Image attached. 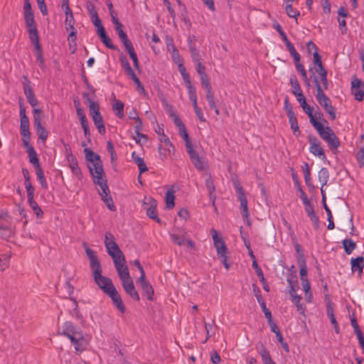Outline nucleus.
<instances>
[{"label": "nucleus", "mask_w": 364, "mask_h": 364, "mask_svg": "<svg viewBox=\"0 0 364 364\" xmlns=\"http://www.w3.org/2000/svg\"><path fill=\"white\" fill-rule=\"evenodd\" d=\"M87 167L91 176H92L95 184L101 186L103 183H107L105 176V172L101 160L89 164Z\"/></svg>", "instance_id": "20e7f679"}, {"label": "nucleus", "mask_w": 364, "mask_h": 364, "mask_svg": "<svg viewBox=\"0 0 364 364\" xmlns=\"http://www.w3.org/2000/svg\"><path fill=\"white\" fill-rule=\"evenodd\" d=\"M364 257H358L356 258H351L350 264H351V269L352 272L358 271L359 273H362L364 267Z\"/></svg>", "instance_id": "cd10ccee"}, {"label": "nucleus", "mask_w": 364, "mask_h": 364, "mask_svg": "<svg viewBox=\"0 0 364 364\" xmlns=\"http://www.w3.org/2000/svg\"><path fill=\"white\" fill-rule=\"evenodd\" d=\"M289 274L287 277V282L289 285L296 284L298 285V279L296 275V271L295 269L294 265H292L289 269Z\"/></svg>", "instance_id": "8fccbe9b"}, {"label": "nucleus", "mask_w": 364, "mask_h": 364, "mask_svg": "<svg viewBox=\"0 0 364 364\" xmlns=\"http://www.w3.org/2000/svg\"><path fill=\"white\" fill-rule=\"evenodd\" d=\"M290 85L291 86V92L294 95L297 94L298 92H301V89L299 85V82L295 75H291L290 79Z\"/></svg>", "instance_id": "c03bdc74"}, {"label": "nucleus", "mask_w": 364, "mask_h": 364, "mask_svg": "<svg viewBox=\"0 0 364 364\" xmlns=\"http://www.w3.org/2000/svg\"><path fill=\"white\" fill-rule=\"evenodd\" d=\"M173 149L168 146L167 148H163L161 145L159 146V154L161 160L164 161L167 156L173 152Z\"/></svg>", "instance_id": "3c124183"}, {"label": "nucleus", "mask_w": 364, "mask_h": 364, "mask_svg": "<svg viewBox=\"0 0 364 364\" xmlns=\"http://www.w3.org/2000/svg\"><path fill=\"white\" fill-rule=\"evenodd\" d=\"M113 262L122 282L131 277L128 267L126 264L125 257L114 259Z\"/></svg>", "instance_id": "f8f14e48"}, {"label": "nucleus", "mask_w": 364, "mask_h": 364, "mask_svg": "<svg viewBox=\"0 0 364 364\" xmlns=\"http://www.w3.org/2000/svg\"><path fill=\"white\" fill-rule=\"evenodd\" d=\"M123 45L124 46L126 50L129 53L130 58L136 55V53L134 50V46L132 43L129 41L124 42Z\"/></svg>", "instance_id": "0e129e2a"}, {"label": "nucleus", "mask_w": 364, "mask_h": 364, "mask_svg": "<svg viewBox=\"0 0 364 364\" xmlns=\"http://www.w3.org/2000/svg\"><path fill=\"white\" fill-rule=\"evenodd\" d=\"M142 129H143L142 120L140 117L137 118L135 120V126H134L135 133L137 135V136H142L144 138V139L145 140V141H146L148 140V136L146 134L141 133V131L142 130Z\"/></svg>", "instance_id": "37998d69"}, {"label": "nucleus", "mask_w": 364, "mask_h": 364, "mask_svg": "<svg viewBox=\"0 0 364 364\" xmlns=\"http://www.w3.org/2000/svg\"><path fill=\"white\" fill-rule=\"evenodd\" d=\"M70 300L71 301L70 307L73 309L72 310H70V314L77 320H81L82 318V315L80 312L76 299L70 297Z\"/></svg>", "instance_id": "c756f323"}, {"label": "nucleus", "mask_w": 364, "mask_h": 364, "mask_svg": "<svg viewBox=\"0 0 364 364\" xmlns=\"http://www.w3.org/2000/svg\"><path fill=\"white\" fill-rule=\"evenodd\" d=\"M210 233L214 242V246L217 250V254H224L227 253V247L225 244L224 240L223 238L218 235V232L212 229L210 230Z\"/></svg>", "instance_id": "a211bd4d"}, {"label": "nucleus", "mask_w": 364, "mask_h": 364, "mask_svg": "<svg viewBox=\"0 0 364 364\" xmlns=\"http://www.w3.org/2000/svg\"><path fill=\"white\" fill-rule=\"evenodd\" d=\"M288 118H289V122L291 125V129L293 131L294 135L295 136L298 137L301 134V132L299 130L297 119H296L295 114L288 116Z\"/></svg>", "instance_id": "2f4dec72"}, {"label": "nucleus", "mask_w": 364, "mask_h": 364, "mask_svg": "<svg viewBox=\"0 0 364 364\" xmlns=\"http://www.w3.org/2000/svg\"><path fill=\"white\" fill-rule=\"evenodd\" d=\"M186 86V88L188 90V94L189 98H193L197 97L196 95V87L192 85L191 80H188L186 82H184Z\"/></svg>", "instance_id": "5fc2aeb1"}, {"label": "nucleus", "mask_w": 364, "mask_h": 364, "mask_svg": "<svg viewBox=\"0 0 364 364\" xmlns=\"http://www.w3.org/2000/svg\"><path fill=\"white\" fill-rule=\"evenodd\" d=\"M238 200L240 203V208L242 209V215L243 218L248 220L249 218V210L247 207V200L246 198L245 194H240V196H237Z\"/></svg>", "instance_id": "c85d7f7f"}, {"label": "nucleus", "mask_w": 364, "mask_h": 364, "mask_svg": "<svg viewBox=\"0 0 364 364\" xmlns=\"http://www.w3.org/2000/svg\"><path fill=\"white\" fill-rule=\"evenodd\" d=\"M302 170L304 171V180H305V183H306V186L310 188H314V186L311 183V169L309 168L308 163H306V162L304 163V164L302 166Z\"/></svg>", "instance_id": "7c9ffc66"}, {"label": "nucleus", "mask_w": 364, "mask_h": 364, "mask_svg": "<svg viewBox=\"0 0 364 364\" xmlns=\"http://www.w3.org/2000/svg\"><path fill=\"white\" fill-rule=\"evenodd\" d=\"M274 28L279 33V36H281V38H282V41L284 42V43H287V41H289L287 34L284 33L282 26L279 23H274Z\"/></svg>", "instance_id": "69168bd1"}, {"label": "nucleus", "mask_w": 364, "mask_h": 364, "mask_svg": "<svg viewBox=\"0 0 364 364\" xmlns=\"http://www.w3.org/2000/svg\"><path fill=\"white\" fill-rule=\"evenodd\" d=\"M298 264L300 267L299 273L301 276V279H307V267L304 255H301L299 256Z\"/></svg>", "instance_id": "72a5a7b5"}, {"label": "nucleus", "mask_w": 364, "mask_h": 364, "mask_svg": "<svg viewBox=\"0 0 364 364\" xmlns=\"http://www.w3.org/2000/svg\"><path fill=\"white\" fill-rule=\"evenodd\" d=\"M156 200L152 198H146L143 203V208L146 210V215L155 220L158 223H161V220L156 213Z\"/></svg>", "instance_id": "9d476101"}, {"label": "nucleus", "mask_w": 364, "mask_h": 364, "mask_svg": "<svg viewBox=\"0 0 364 364\" xmlns=\"http://www.w3.org/2000/svg\"><path fill=\"white\" fill-rule=\"evenodd\" d=\"M19 115H20V134L22 136H29L31 135L29 130V119L26 114V108L23 103L19 102Z\"/></svg>", "instance_id": "0eeeda50"}, {"label": "nucleus", "mask_w": 364, "mask_h": 364, "mask_svg": "<svg viewBox=\"0 0 364 364\" xmlns=\"http://www.w3.org/2000/svg\"><path fill=\"white\" fill-rule=\"evenodd\" d=\"M10 255L5 253L0 255V270L4 271L9 264Z\"/></svg>", "instance_id": "603ef678"}, {"label": "nucleus", "mask_w": 364, "mask_h": 364, "mask_svg": "<svg viewBox=\"0 0 364 364\" xmlns=\"http://www.w3.org/2000/svg\"><path fill=\"white\" fill-rule=\"evenodd\" d=\"M304 205L305 212H306L307 216L309 218V219L312 222L314 229L318 230L320 227L319 218L316 214L313 205L311 204V202L307 203V204L305 203V204H304Z\"/></svg>", "instance_id": "aec40b11"}, {"label": "nucleus", "mask_w": 364, "mask_h": 364, "mask_svg": "<svg viewBox=\"0 0 364 364\" xmlns=\"http://www.w3.org/2000/svg\"><path fill=\"white\" fill-rule=\"evenodd\" d=\"M344 250L347 255H350L355 249L356 244L351 239H345L342 241Z\"/></svg>", "instance_id": "ea45409f"}, {"label": "nucleus", "mask_w": 364, "mask_h": 364, "mask_svg": "<svg viewBox=\"0 0 364 364\" xmlns=\"http://www.w3.org/2000/svg\"><path fill=\"white\" fill-rule=\"evenodd\" d=\"M192 164L198 171L205 170L208 166L205 159L200 157L195 151L193 146L186 150Z\"/></svg>", "instance_id": "1a4fd4ad"}, {"label": "nucleus", "mask_w": 364, "mask_h": 364, "mask_svg": "<svg viewBox=\"0 0 364 364\" xmlns=\"http://www.w3.org/2000/svg\"><path fill=\"white\" fill-rule=\"evenodd\" d=\"M252 268L255 270L257 276L259 277L260 282L262 283L263 286V289L267 292H269L270 291L269 287L267 284V282L266 281L263 272L260 267L258 265L257 261H252Z\"/></svg>", "instance_id": "393cba45"}, {"label": "nucleus", "mask_w": 364, "mask_h": 364, "mask_svg": "<svg viewBox=\"0 0 364 364\" xmlns=\"http://www.w3.org/2000/svg\"><path fill=\"white\" fill-rule=\"evenodd\" d=\"M31 42L33 44L36 53L38 52H42L41 46L39 42V36L38 34L29 36Z\"/></svg>", "instance_id": "13d9d810"}, {"label": "nucleus", "mask_w": 364, "mask_h": 364, "mask_svg": "<svg viewBox=\"0 0 364 364\" xmlns=\"http://www.w3.org/2000/svg\"><path fill=\"white\" fill-rule=\"evenodd\" d=\"M107 252L108 255L112 258L113 261L114 259H123L124 255L122 251L119 249L118 245L115 243H112L110 245L106 247Z\"/></svg>", "instance_id": "5701e85b"}, {"label": "nucleus", "mask_w": 364, "mask_h": 364, "mask_svg": "<svg viewBox=\"0 0 364 364\" xmlns=\"http://www.w3.org/2000/svg\"><path fill=\"white\" fill-rule=\"evenodd\" d=\"M325 299L326 301V314L328 318H330V321L333 326L335 332L336 333H338L340 332V328L338 323L336 319V317L334 316L333 313V303L331 301L330 297L328 294L325 295Z\"/></svg>", "instance_id": "f3484780"}, {"label": "nucleus", "mask_w": 364, "mask_h": 364, "mask_svg": "<svg viewBox=\"0 0 364 364\" xmlns=\"http://www.w3.org/2000/svg\"><path fill=\"white\" fill-rule=\"evenodd\" d=\"M36 169V173L37 176V179L39 181L41 187L43 189H48V183L46 181V179L44 176L43 171L41 168V167H38Z\"/></svg>", "instance_id": "4c0bfd02"}, {"label": "nucleus", "mask_w": 364, "mask_h": 364, "mask_svg": "<svg viewBox=\"0 0 364 364\" xmlns=\"http://www.w3.org/2000/svg\"><path fill=\"white\" fill-rule=\"evenodd\" d=\"M137 283L140 285L147 299L149 301H153L154 290L149 282L146 279V275H140L139 278L137 279Z\"/></svg>", "instance_id": "2eb2a0df"}, {"label": "nucleus", "mask_w": 364, "mask_h": 364, "mask_svg": "<svg viewBox=\"0 0 364 364\" xmlns=\"http://www.w3.org/2000/svg\"><path fill=\"white\" fill-rule=\"evenodd\" d=\"M203 176L205 177V187L208 191L210 200H213V203H214L215 196H214L213 193L215 188L211 175L209 173H204Z\"/></svg>", "instance_id": "a878e982"}, {"label": "nucleus", "mask_w": 364, "mask_h": 364, "mask_svg": "<svg viewBox=\"0 0 364 364\" xmlns=\"http://www.w3.org/2000/svg\"><path fill=\"white\" fill-rule=\"evenodd\" d=\"M122 68L124 70L125 73L130 71L132 68L129 63L128 59L124 55H122L119 58Z\"/></svg>", "instance_id": "052dcab7"}, {"label": "nucleus", "mask_w": 364, "mask_h": 364, "mask_svg": "<svg viewBox=\"0 0 364 364\" xmlns=\"http://www.w3.org/2000/svg\"><path fill=\"white\" fill-rule=\"evenodd\" d=\"M301 299L302 298L301 296H294V299H291V301L296 305L297 310L301 314H304L305 306H304V305L301 304Z\"/></svg>", "instance_id": "4d7b16f0"}, {"label": "nucleus", "mask_w": 364, "mask_h": 364, "mask_svg": "<svg viewBox=\"0 0 364 364\" xmlns=\"http://www.w3.org/2000/svg\"><path fill=\"white\" fill-rule=\"evenodd\" d=\"M122 284L125 292L128 295H129L131 298H132L134 300L136 301H139L140 300L139 294L135 289L132 277L122 281Z\"/></svg>", "instance_id": "dca6fc26"}, {"label": "nucleus", "mask_w": 364, "mask_h": 364, "mask_svg": "<svg viewBox=\"0 0 364 364\" xmlns=\"http://www.w3.org/2000/svg\"><path fill=\"white\" fill-rule=\"evenodd\" d=\"M329 179V171L327 168L323 167L318 171V181L323 187L326 186Z\"/></svg>", "instance_id": "c9c22d12"}, {"label": "nucleus", "mask_w": 364, "mask_h": 364, "mask_svg": "<svg viewBox=\"0 0 364 364\" xmlns=\"http://www.w3.org/2000/svg\"><path fill=\"white\" fill-rule=\"evenodd\" d=\"M68 161L70 163L69 167L71 169L72 173L79 179L80 180L82 178V173L80 168L78 166L77 161L76 158H75L73 155L68 158Z\"/></svg>", "instance_id": "bb28decb"}, {"label": "nucleus", "mask_w": 364, "mask_h": 364, "mask_svg": "<svg viewBox=\"0 0 364 364\" xmlns=\"http://www.w3.org/2000/svg\"><path fill=\"white\" fill-rule=\"evenodd\" d=\"M178 71L183 80L184 82H186L188 80H191V77L189 74L186 71V67L183 65V63L177 64Z\"/></svg>", "instance_id": "6e6d98bb"}, {"label": "nucleus", "mask_w": 364, "mask_h": 364, "mask_svg": "<svg viewBox=\"0 0 364 364\" xmlns=\"http://www.w3.org/2000/svg\"><path fill=\"white\" fill-rule=\"evenodd\" d=\"M351 326L353 328L354 333H355L357 338L363 336V332L361 331L360 326L357 322V320L355 317L350 319Z\"/></svg>", "instance_id": "e2e57ef3"}, {"label": "nucleus", "mask_w": 364, "mask_h": 364, "mask_svg": "<svg viewBox=\"0 0 364 364\" xmlns=\"http://www.w3.org/2000/svg\"><path fill=\"white\" fill-rule=\"evenodd\" d=\"M83 245L85 247L86 255L90 261V266L92 272L94 281L103 293L107 294L114 289L115 287L110 278L102 275V266L96 252L88 247L85 243H84Z\"/></svg>", "instance_id": "f257e3e1"}, {"label": "nucleus", "mask_w": 364, "mask_h": 364, "mask_svg": "<svg viewBox=\"0 0 364 364\" xmlns=\"http://www.w3.org/2000/svg\"><path fill=\"white\" fill-rule=\"evenodd\" d=\"M179 134L185 141L186 150L193 146L189 138L186 127L179 129Z\"/></svg>", "instance_id": "a18cd8bd"}, {"label": "nucleus", "mask_w": 364, "mask_h": 364, "mask_svg": "<svg viewBox=\"0 0 364 364\" xmlns=\"http://www.w3.org/2000/svg\"><path fill=\"white\" fill-rule=\"evenodd\" d=\"M112 109L115 113V115L119 119H122L124 117V104L120 100H116L112 105Z\"/></svg>", "instance_id": "f704fd0d"}, {"label": "nucleus", "mask_w": 364, "mask_h": 364, "mask_svg": "<svg viewBox=\"0 0 364 364\" xmlns=\"http://www.w3.org/2000/svg\"><path fill=\"white\" fill-rule=\"evenodd\" d=\"M107 295L112 300L114 306L121 312L124 313L126 311L125 306L123 304L121 296L118 293L116 288L109 291Z\"/></svg>", "instance_id": "6ab92c4d"}, {"label": "nucleus", "mask_w": 364, "mask_h": 364, "mask_svg": "<svg viewBox=\"0 0 364 364\" xmlns=\"http://www.w3.org/2000/svg\"><path fill=\"white\" fill-rule=\"evenodd\" d=\"M58 333L70 340L73 337L79 336L82 332L71 321H65L63 323L60 331H59Z\"/></svg>", "instance_id": "6e6552de"}, {"label": "nucleus", "mask_w": 364, "mask_h": 364, "mask_svg": "<svg viewBox=\"0 0 364 364\" xmlns=\"http://www.w3.org/2000/svg\"><path fill=\"white\" fill-rule=\"evenodd\" d=\"M28 154L29 156V161L31 164L33 165L35 168L40 167L39 159L37 156V154L33 147H29V150H28Z\"/></svg>", "instance_id": "e433bc0d"}, {"label": "nucleus", "mask_w": 364, "mask_h": 364, "mask_svg": "<svg viewBox=\"0 0 364 364\" xmlns=\"http://www.w3.org/2000/svg\"><path fill=\"white\" fill-rule=\"evenodd\" d=\"M200 82H201V85L204 87L205 91H210V90H212V87H211V85H210V80H209L208 76L207 74L204 75L200 76Z\"/></svg>", "instance_id": "bf43d9fd"}, {"label": "nucleus", "mask_w": 364, "mask_h": 364, "mask_svg": "<svg viewBox=\"0 0 364 364\" xmlns=\"http://www.w3.org/2000/svg\"><path fill=\"white\" fill-rule=\"evenodd\" d=\"M262 358L264 364H276L266 349L263 350V353H262Z\"/></svg>", "instance_id": "338daca9"}, {"label": "nucleus", "mask_w": 364, "mask_h": 364, "mask_svg": "<svg viewBox=\"0 0 364 364\" xmlns=\"http://www.w3.org/2000/svg\"><path fill=\"white\" fill-rule=\"evenodd\" d=\"M102 42L109 49L116 50L117 47L112 43L110 38L106 34L100 37Z\"/></svg>", "instance_id": "680f3d73"}, {"label": "nucleus", "mask_w": 364, "mask_h": 364, "mask_svg": "<svg viewBox=\"0 0 364 364\" xmlns=\"http://www.w3.org/2000/svg\"><path fill=\"white\" fill-rule=\"evenodd\" d=\"M24 18L29 36L38 34L33 14L25 15Z\"/></svg>", "instance_id": "b1692460"}, {"label": "nucleus", "mask_w": 364, "mask_h": 364, "mask_svg": "<svg viewBox=\"0 0 364 364\" xmlns=\"http://www.w3.org/2000/svg\"><path fill=\"white\" fill-rule=\"evenodd\" d=\"M23 81L22 82L23 87V92L26 97L27 99L28 102L32 106L36 107L38 104V100L36 97L32 87L31 86L30 80L28 78L24 75L23 76Z\"/></svg>", "instance_id": "9b49d317"}, {"label": "nucleus", "mask_w": 364, "mask_h": 364, "mask_svg": "<svg viewBox=\"0 0 364 364\" xmlns=\"http://www.w3.org/2000/svg\"><path fill=\"white\" fill-rule=\"evenodd\" d=\"M87 100L90 102L89 109L93 122L96 126L99 133L100 134H105L106 132V129L104 124L102 116L100 112V105L97 102L92 101L90 98Z\"/></svg>", "instance_id": "7ed1b4c3"}, {"label": "nucleus", "mask_w": 364, "mask_h": 364, "mask_svg": "<svg viewBox=\"0 0 364 364\" xmlns=\"http://www.w3.org/2000/svg\"><path fill=\"white\" fill-rule=\"evenodd\" d=\"M319 136H321V138L324 140L325 139H326L327 137H329L330 136H331V134H334V132L333 131V129L330 127H323V125H322L318 130H317Z\"/></svg>", "instance_id": "79ce46f5"}, {"label": "nucleus", "mask_w": 364, "mask_h": 364, "mask_svg": "<svg viewBox=\"0 0 364 364\" xmlns=\"http://www.w3.org/2000/svg\"><path fill=\"white\" fill-rule=\"evenodd\" d=\"M314 82L316 88V98L320 105L329 114L331 119L334 120L336 118L335 108L331 105V101L323 92V90L318 81L317 77H314Z\"/></svg>", "instance_id": "f03ea898"}, {"label": "nucleus", "mask_w": 364, "mask_h": 364, "mask_svg": "<svg viewBox=\"0 0 364 364\" xmlns=\"http://www.w3.org/2000/svg\"><path fill=\"white\" fill-rule=\"evenodd\" d=\"M70 341L75 348V353L77 355H80L85 350L87 343L84 338L83 333H81L79 335V336L73 337L72 339H70Z\"/></svg>", "instance_id": "412c9836"}, {"label": "nucleus", "mask_w": 364, "mask_h": 364, "mask_svg": "<svg viewBox=\"0 0 364 364\" xmlns=\"http://www.w3.org/2000/svg\"><path fill=\"white\" fill-rule=\"evenodd\" d=\"M99 186L101 188V191H99V194L101 196L102 200L110 210H115L116 208L110 196V191L107 186V183H103Z\"/></svg>", "instance_id": "ddd939ff"}, {"label": "nucleus", "mask_w": 364, "mask_h": 364, "mask_svg": "<svg viewBox=\"0 0 364 364\" xmlns=\"http://www.w3.org/2000/svg\"><path fill=\"white\" fill-rule=\"evenodd\" d=\"M175 196L173 191L168 190L166 193V204L168 209H172L175 205Z\"/></svg>", "instance_id": "49530a36"}, {"label": "nucleus", "mask_w": 364, "mask_h": 364, "mask_svg": "<svg viewBox=\"0 0 364 364\" xmlns=\"http://www.w3.org/2000/svg\"><path fill=\"white\" fill-rule=\"evenodd\" d=\"M43 114L41 109L35 108L33 109L34 127L38 138L45 142L48 136V132L41 124V120L43 118Z\"/></svg>", "instance_id": "39448f33"}, {"label": "nucleus", "mask_w": 364, "mask_h": 364, "mask_svg": "<svg viewBox=\"0 0 364 364\" xmlns=\"http://www.w3.org/2000/svg\"><path fill=\"white\" fill-rule=\"evenodd\" d=\"M84 151L85 153V159L90 164L101 160L100 156L91 149L85 147Z\"/></svg>", "instance_id": "58836bf2"}, {"label": "nucleus", "mask_w": 364, "mask_h": 364, "mask_svg": "<svg viewBox=\"0 0 364 364\" xmlns=\"http://www.w3.org/2000/svg\"><path fill=\"white\" fill-rule=\"evenodd\" d=\"M323 141L327 143L331 150H336L340 146V141L336 134H331V136L327 137Z\"/></svg>", "instance_id": "473e14b6"}, {"label": "nucleus", "mask_w": 364, "mask_h": 364, "mask_svg": "<svg viewBox=\"0 0 364 364\" xmlns=\"http://www.w3.org/2000/svg\"><path fill=\"white\" fill-rule=\"evenodd\" d=\"M28 203L38 218H42L43 217V211L39 207L38 203L34 200V199L28 200Z\"/></svg>", "instance_id": "a19ab883"}, {"label": "nucleus", "mask_w": 364, "mask_h": 364, "mask_svg": "<svg viewBox=\"0 0 364 364\" xmlns=\"http://www.w3.org/2000/svg\"><path fill=\"white\" fill-rule=\"evenodd\" d=\"M308 141L310 144V152L314 156L320 157L323 161L326 160L324 150L321 147V144L318 139L314 135H309Z\"/></svg>", "instance_id": "423d86ee"}, {"label": "nucleus", "mask_w": 364, "mask_h": 364, "mask_svg": "<svg viewBox=\"0 0 364 364\" xmlns=\"http://www.w3.org/2000/svg\"><path fill=\"white\" fill-rule=\"evenodd\" d=\"M295 66H296V70L300 73V74L301 75L302 77H303V80H304L305 82V84L309 87L310 86V82H309V80L308 79V77H307V73H306V71L304 67V65L300 63V61L299 62H296L295 63Z\"/></svg>", "instance_id": "de8ad7c7"}, {"label": "nucleus", "mask_w": 364, "mask_h": 364, "mask_svg": "<svg viewBox=\"0 0 364 364\" xmlns=\"http://www.w3.org/2000/svg\"><path fill=\"white\" fill-rule=\"evenodd\" d=\"M285 10H286L287 14L290 18H295L296 19L297 17L300 15L299 11L293 9L291 4H287L286 5Z\"/></svg>", "instance_id": "864d4df0"}, {"label": "nucleus", "mask_w": 364, "mask_h": 364, "mask_svg": "<svg viewBox=\"0 0 364 364\" xmlns=\"http://www.w3.org/2000/svg\"><path fill=\"white\" fill-rule=\"evenodd\" d=\"M185 234L186 231L184 229L175 228L173 232L170 235V237L173 242L179 246H181L185 244Z\"/></svg>", "instance_id": "4be33fe9"}, {"label": "nucleus", "mask_w": 364, "mask_h": 364, "mask_svg": "<svg viewBox=\"0 0 364 364\" xmlns=\"http://www.w3.org/2000/svg\"><path fill=\"white\" fill-rule=\"evenodd\" d=\"M351 91L355 99L361 102L364 97V82L356 77L351 81Z\"/></svg>", "instance_id": "4468645a"}, {"label": "nucleus", "mask_w": 364, "mask_h": 364, "mask_svg": "<svg viewBox=\"0 0 364 364\" xmlns=\"http://www.w3.org/2000/svg\"><path fill=\"white\" fill-rule=\"evenodd\" d=\"M165 41L168 52L171 53L173 51V50L177 49L174 45L173 40L171 36H166Z\"/></svg>", "instance_id": "774afa93"}, {"label": "nucleus", "mask_w": 364, "mask_h": 364, "mask_svg": "<svg viewBox=\"0 0 364 364\" xmlns=\"http://www.w3.org/2000/svg\"><path fill=\"white\" fill-rule=\"evenodd\" d=\"M285 45L287 46V48L288 49L290 55L294 58L295 63L300 61V55L296 50L294 45L289 41H287V43H285Z\"/></svg>", "instance_id": "09e8293b"}]
</instances>
